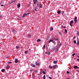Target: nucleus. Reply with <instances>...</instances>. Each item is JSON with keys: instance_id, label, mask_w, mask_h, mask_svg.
Masks as SVG:
<instances>
[{"instance_id": "nucleus-1", "label": "nucleus", "mask_w": 79, "mask_h": 79, "mask_svg": "<svg viewBox=\"0 0 79 79\" xmlns=\"http://www.w3.org/2000/svg\"><path fill=\"white\" fill-rule=\"evenodd\" d=\"M49 50L51 51H53L55 50V47L53 46L49 48Z\"/></svg>"}, {"instance_id": "nucleus-2", "label": "nucleus", "mask_w": 79, "mask_h": 79, "mask_svg": "<svg viewBox=\"0 0 79 79\" xmlns=\"http://www.w3.org/2000/svg\"><path fill=\"white\" fill-rule=\"evenodd\" d=\"M75 24H76L77 22V17H75Z\"/></svg>"}, {"instance_id": "nucleus-3", "label": "nucleus", "mask_w": 79, "mask_h": 79, "mask_svg": "<svg viewBox=\"0 0 79 79\" xmlns=\"http://www.w3.org/2000/svg\"><path fill=\"white\" fill-rule=\"evenodd\" d=\"M35 64L36 66H40V63H38V61L36 62Z\"/></svg>"}, {"instance_id": "nucleus-4", "label": "nucleus", "mask_w": 79, "mask_h": 79, "mask_svg": "<svg viewBox=\"0 0 79 79\" xmlns=\"http://www.w3.org/2000/svg\"><path fill=\"white\" fill-rule=\"evenodd\" d=\"M73 23H74V21L73 20H72L70 22V25L71 27H72V24H73Z\"/></svg>"}, {"instance_id": "nucleus-5", "label": "nucleus", "mask_w": 79, "mask_h": 79, "mask_svg": "<svg viewBox=\"0 0 79 79\" xmlns=\"http://www.w3.org/2000/svg\"><path fill=\"white\" fill-rule=\"evenodd\" d=\"M39 4H38L35 8V11H37V10L38 9V6H39Z\"/></svg>"}, {"instance_id": "nucleus-6", "label": "nucleus", "mask_w": 79, "mask_h": 79, "mask_svg": "<svg viewBox=\"0 0 79 79\" xmlns=\"http://www.w3.org/2000/svg\"><path fill=\"white\" fill-rule=\"evenodd\" d=\"M31 65L32 66V67H33V68H35V65L33 64H31Z\"/></svg>"}, {"instance_id": "nucleus-7", "label": "nucleus", "mask_w": 79, "mask_h": 79, "mask_svg": "<svg viewBox=\"0 0 79 79\" xmlns=\"http://www.w3.org/2000/svg\"><path fill=\"white\" fill-rule=\"evenodd\" d=\"M74 69H79V67H78V66H74Z\"/></svg>"}, {"instance_id": "nucleus-8", "label": "nucleus", "mask_w": 79, "mask_h": 79, "mask_svg": "<svg viewBox=\"0 0 79 79\" xmlns=\"http://www.w3.org/2000/svg\"><path fill=\"white\" fill-rule=\"evenodd\" d=\"M45 53L47 55H50V52H46Z\"/></svg>"}, {"instance_id": "nucleus-9", "label": "nucleus", "mask_w": 79, "mask_h": 79, "mask_svg": "<svg viewBox=\"0 0 79 79\" xmlns=\"http://www.w3.org/2000/svg\"><path fill=\"white\" fill-rule=\"evenodd\" d=\"M39 7L40 8H42V4L39 5Z\"/></svg>"}, {"instance_id": "nucleus-10", "label": "nucleus", "mask_w": 79, "mask_h": 79, "mask_svg": "<svg viewBox=\"0 0 79 79\" xmlns=\"http://www.w3.org/2000/svg\"><path fill=\"white\" fill-rule=\"evenodd\" d=\"M34 4H36V1L37 2V0H33Z\"/></svg>"}, {"instance_id": "nucleus-11", "label": "nucleus", "mask_w": 79, "mask_h": 79, "mask_svg": "<svg viewBox=\"0 0 79 79\" xmlns=\"http://www.w3.org/2000/svg\"><path fill=\"white\" fill-rule=\"evenodd\" d=\"M15 63H18V59H16L15 60Z\"/></svg>"}, {"instance_id": "nucleus-12", "label": "nucleus", "mask_w": 79, "mask_h": 79, "mask_svg": "<svg viewBox=\"0 0 79 79\" xmlns=\"http://www.w3.org/2000/svg\"><path fill=\"white\" fill-rule=\"evenodd\" d=\"M18 8H19L20 7V6H21V4L20 3H19V4H18Z\"/></svg>"}, {"instance_id": "nucleus-13", "label": "nucleus", "mask_w": 79, "mask_h": 79, "mask_svg": "<svg viewBox=\"0 0 79 79\" xmlns=\"http://www.w3.org/2000/svg\"><path fill=\"white\" fill-rule=\"evenodd\" d=\"M26 15H27V14H24L23 15V17H25V16H26Z\"/></svg>"}, {"instance_id": "nucleus-14", "label": "nucleus", "mask_w": 79, "mask_h": 79, "mask_svg": "<svg viewBox=\"0 0 79 79\" xmlns=\"http://www.w3.org/2000/svg\"><path fill=\"white\" fill-rule=\"evenodd\" d=\"M41 41V40L40 39H38L37 40V42H40Z\"/></svg>"}, {"instance_id": "nucleus-15", "label": "nucleus", "mask_w": 79, "mask_h": 79, "mask_svg": "<svg viewBox=\"0 0 79 79\" xmlns=\"http://www.w3.org/2000/svg\"><path fill=\"white\" fill-rule=\"evenodd\" d=\"M53 63H54V64H56V63H57V61H54Z\"/></svg>"}, {"instance_id": "nucleus-16", "label": "nucleus", "mask_w": 79, "mask_h": 79, "mask_svg": "<svg viewBox=\"0 0 79 79\" xmlns=\"http://www.w3.org/2000/svg\"><path fill=\"white\" fill-rule=\"evenodd\" d=\"M56 65H55L52 67L54 69H55V68H56Z\"/></svg>"}, {"instance_id": "nucleus-17", "label": "nucleus", "mask_w": 79, "mask_h": 79, "mask_svg": "<svg viewBox=\"0 0 79 79\" xmlns=\"http://www.w3.org/2000/svg\"><path fill=\"white\" fill-rule=\"evenodd\" d=\"M1 71L2 72H4L5 71V69H2L1 70Z\"/></svg>"}, {"instance_id": "nucleus-18", "label": "nucleus", "mask_w": 79, "mask_h": 79, "mask_svg": "<svg viewBox=\"0 0 79 79\" xmlns=\"http://www.w3.org/2000/svg\"><path fill=\"white\" fill-rule=\"evenodd\" d=\"M65 33L64 34H66L67 32V30L66 29H65Z\"/></svg>"}, {"instance_id": "nucleus-19", "label": "nucleus", "mask_w": 79, "mask_h": 79, "mask_svg": "<svg viewBox=\"0 0 79 79\" xmlns=\"http://www.w3.org/2000/svg\"><path fill=\"white\" fill-rule=\"evenodd\" d=\"M61 13V11L60 10H59L57 11L58 14H60Z\"/></svg>"}, {"instance_id": "nucleus-20", "label": "nucleus", "mask_w": 79, "mask_h": 79, "mask_svg": "<svg viewBox=\"0 0 79 79\" xmlns=\"http://www.w3.org/2000/svg\"><path fill=\"white\" fill-rule=\"evenodd\" d=\"M53 42V40H51L49 41V43H50V42Z\"/></svg>"}, {"instance_id": "nucleus-21", "label": "nucleus", "mask_w": 79, "mask_h": 79, "mask_svg": "<svg viewBox=\"0 0 79 79\" xmlns=\"http://www.w3.org/2000/svg\"><path fill=\"white\" fill-rule=\"evenodd\" d=\"M28 52V51H25L24 52V53H25V54H27Z\"/></svg>"}, {"instance_id": "nucleus-22", "label": "nucleus", "mask_w": 79, "mask_h": 79, "mask_svg": "<svg viewBox=\"0 0 79 79\" xmlns=\"http://www.w3.org/2000/svg\"><path fill=\"white\" fill-rule=\"evenodd\" d=\"M62 15L63 16H65V14L64 13H62Z\"/></svg>"}, {"instance_id": "nucleus-23", "label": "nucleus", "mask_w": 79, "mask_h": 79, "mask_svg": "<svg viewBox=\"0 0 79 79\" xmlns=\"http://www.w3.org/2000/svg\"><path fill=\"white\" fill-rule=\"evenodd\" d=\"M9 68H10V67H9V65H8L7 67H6V68L7 69H9Z\"/></svg>"}, {"instance_id": "nucleus-24", "label": "nucleus", "mask_w": 79, "mask_h": 79, "mask_svg": "<svg viewBox=\"0 0 79 79\" xmlns=\"http://www.w3.org/2000/svg\"><path fill=\"white\" fill-rule=\"evenodd\" d=\"M42 73L44 74H45V72L44 71H42Z\"/></svg>"}, {"instance_id": "nucleus-25", "label": "nucleus", "mask_w": 79, "mask_h": 79, "mask_svg": "<svg viewBox=\"0 0 79 79\" xmlns=\"http://www.w3.org/2000/svg\"><path fill=\"white\" fill-rule=\"evenodd\" d=\"M50 31H53V27H51V28L50 29Z\"/></svg>"}, {"instance_id": "nucleus-26", "label": "nucleus", "mask_w": 79, "mask_h": 79, "mask_svg": "<svg viewBox=\"0 0 79 79\" xmlns=\"http://www.w3.org/2000/svg\"><path fill=\"white\" fill-rule=\"evenodd\" d=\"M79 40H78L77 42V44L79 45Z\"/></svg>"}, {"instance_id": "nucleus-27", "label": "nucleus", "mask_w": 79, "mask_h": 79, "mask_svg": "<svg viewBox=\"0 0 79 79\" xmlns=\"http://www.w3.org/2000/svg\"><path fill=\"white\" fill-rule=\"evenodd\" d=\"M19 48V46H16V49H18Z\"/></svg>"}, {"instance_id": "nucleus-28", "label": "nucleus", "mask_w": 79, "mask_h": 79, "mask_svg": "<svg viewBox=\"0 0 79 79\" xmlns=\"http://www.w3.org/2000/svg\"><path fill=\"white\" fill-rule=\"evenodd\" d=\"M49 67L50 68V69H52L53 68H52V67L50 66V65H49Z\"/></svg>"}, {"instance_id": "nucleus-29", "label": "nucleus", "mask_w": 79, "mask_h": 79, "mask_svg": "<svg viewBox=\"0 0 79 79\" xmlns=\"http://www.w3.org/2000/svg\"><path fill=\"white\" fill-rule=\"evenodd\" d=\"M74 44H76V40H74Z\"/></svg>"}, {"instance_id": "nucleus-30", "label": "nucleus", "mask_w": 79, "mask_h": 79, "mask_svg": "<svg viewBox=\"0 0 79 79\" xmlns=\"http://www.w3.org/2000/svg\"><path fill=\"white\" fill-rule=\"evenodd\" d=\"M43 79H45V75H44L43 77Z\"/></svg>"}, {"instance_id": "nucleus-31", "label": "nucleus", "mask_w": 79, "mask_h": 79, "mask_svg": "<svg viewBox=\"0 0 79 79\" xmlns=\"http://www.w3.org/2000/svg\"><path fill=\"white\" fill-rule=\"evenodd\" d=\"M52 43H53V44H54V45H55V44H56V43H55V41H53V42H52Z\"/></svg>"}, {"instance_id": "nucleus-32", "label": "nucleus", "mask_w": 79, "mask_h": 79, "mask_svg": "<svg viewBox=\"0 0 79 79\" xmlns=\"http://www.w3.org/2000/svg\"><path fill=\"white\" fill-rule=\"evenodd\" d=\"M53 40H58V39H56L55 38H54Z\"/></svg>"}, {"instance_id": "nucleus-33", "label": "nucleus", "mask_w": 79, "mask_h": 79, "mask_svg": "<svg viewBox=\"0 0 79 79\" xmlns=\"http://www.w3.org/2000/svg\"><path fill=\"white\" fill-rule=\"evenodd\" d=\"M28 35V37L31 36V35L30 34H28V35Z\"/></svg>"}, {"instance_id": "nucleus-34", "label": "nucleus", "mask_w": 79, "mask_h": 79, "mask_svg": "<svg viewBox=\"0 0 79 79\" xmlns=\"http://www.w3.org/2000/svg\"><path fill=\"white\" fill-rule=\"evenodd\" d=\"M56 51H58V48H56Z\"/></svg>"}, {"instance_id": "nucleus-35", "label": "nucleus", "mask_w": 79, "mask_h": 79, "mask_svg": "<svg viewBox=\"0 0 79 79\" xmlns=\"http://www.w3.org/2000/svg\"><path fill=\"white\" fill-rule=\"evenodd\" d=\"M45 45H44V46L43 49H45Z\"/></svg>"}, {"instance_id": "nucleus-36", "label": "nucleus", "mask_w": 79, "mask_h": 79, "mask_svg": "<svg viewBox=\"0 0 79 79\" xmlns=\"http://www.w3.org/2000/svg\"><path fill=\"white\" fill-rule=\"evenodd\" d=\"M0 18H3V16H2V15H0Z\"/></svg>"}, {"instance_id": "nucleus-37", "label": "nucleus", "mask_w": 79, "mask_h": 79, "mask_svg": "<svg viewBox=\"0 0 79 79\" xmlns=\"http://www.w3.org/2000/svg\"><path fill=\"white\" fill-rule=\"evenodd\" d=\"M67 74H69V72L68 71H67Z\"/></svg>"}, {"instance_id": "nucleus-38", "label": "nucleus", "mask_w": 79, "mask_h": 79, "mask_svg": "<svg viewBox=\"0 0 79 79\" xmlns=\"http://www.w3.org/2000/svg\"><path fill=\"white\" fill-rule=\"evenodd\" d=\"M8 63H10V64H11L12 63L11 62H8Z\"/></svg>"}, {"instance_id": "nucleus-39", "label": "nucleus", "mask_w": 79, "mask_h": 79, "mask_svg": "<svg viewBox=\"0 0 79 79\" xmlns=\"http://www.w3.org/2000/svg\"><path fill=\"white\" fill-rule=\"evenodd\" d=\"M75 53H74L72 55V56H74V55H75Z\"/></svg>"}, {"instance_id": "nucleus-40", "label": "nucleus", "mask_w": 79, "mask_h": 79, "mask_svg": "<svg viewBox=\"0 0 79 79\" xmlns=\"http://www.w3.org/2000/svg\"><path fill=\"white\" fill-rule=\"evenodd\" d=\"M59 46H61V43L59 45Z\"/></svg>"}, {"instance_id": "nucleus-41", "label": "nucleus", "mask_w": 79, "mask_h": 79, "mask_svg": "<svg viewBox=\"0 0 79 79\" xmlns=\"http://www.w3.org/2000/svg\"><path fill=\"white\" fill-rule=\"evenodd\" d=\"M62 13H64V12L63 11H62Z\"/></svg>"}, {"instance_id": "nucleus-42", "label": "nucleus", "mask_w": 79, "mask_h": 79, "mask_svg": "<svg viewBox=\"0 0 79 79\" xmlns=\"http://www.w3.org/2000/svg\"><path fill=\"white\" fill-rule=\"evenodd\" d=\"M4 6V5H3V4L1 5V6Z\"/></svg>"}, {"instance_id": "nucleus-43", "label": "nucleus", "mask_w": 79, "mask_h": 79, "mask_svg": "<svg viewBox=\"0 0 79 79\" xmlns=\"http://www.w3.org/2000/svg\"><path fill=\"white\" fill-rule=\"evenodd\" d=\"M59 47H60V45H58V46H57V48H59Z\"/></svg>"}, {"instance_id": "nucleus-44", "label": "nucleus", "mask_w": 79, "mask_h": 79, "mask_svg": "<svg viewBox=\"0 0 79 79\" xmlns=\"http://www.w3.org/2000/svg\"><path fill=\"white\" fill-rule=\"evenodd\" d=\"M29 14H30V13H28L27 14H26L27 15H29Z\"/></svg>"}, {"instance_id": "nucleus-45", "label": "nucleus", "mask_w": 79, "mask_h": 79, "mask_svg": "<svg viewBox=\"0 0 79 79\" xmlns=\"http://www.w3.org/2000/svg\"><path fill=\"white\" fill-rule=\"evenodd\" d=\"M75 38H76V36H74L73 39H75Z\"/></svg>"}, {"instance_id": "nucleus-46", "label": "nucleus", "mask_w": 79, "mask_h": 79, "mask_svg": "<svg viewBox=\"0 0 79 79\" xmlns=\"http://www.w3.org/2000/svg\"><path fill=\"white\" fill-rule=\"evenodd\" d=\"M12 31H13V32H15V30L14 29H13L12 30Z\"/></svg>"}, {"instance_id": "nucleus-47", "label": "nucleus", "mask_w": 79, "mask_h": 79, "mask_svg": "<svg viewBox=\"0 0 79 79\" xmlns=\"http://www.w3.org/2000/svg\"><path fill=\"white\" fill-rule=\"evenodd\" d=\"M13 3V1H11V3Z\"/></svg>"}, {"instance_id": "nucleus-48", "label": "nucleus", "mask_w": 79, "mask_h": 79, "mask_svg": "<svg viewBox=\"0 0 79 79\" xmlns=\"http://www.w3.org/2000/svg\"><path fill=\"white\" fill-rule=\"evenodd\" d=\"M59 34H60V35H61V32H60Z\"/></svg>"}, {"instance_id": "nucleus-49", "label": "nucleus", "mask_w": 79, "mask_h": 79, "mask_svg": "<svg viewBox=\"0 0 79 79\" xmlns=\"http://www.w3.org/2000/svg\"><path fill=\"white\" fill-rule=\"evenodd\" d=\"M34 71H36V72H37V70H34Z\"/></svg>"}, {"instance_id": "nucleus-50", "label": "nucleus", "mask_w": 79, "mask_h": 79, "mask_svg": "<svg viewBox=\"0 0 79 79\" xmlns=\"http://www.w3.org/2000/svg\"><path fill=\"white\" fill-rule=\"evenodd\" d=\"M40 74H42V72H40Z\"/></svg>"}, {"instance_id": "nucleus-51", "label": "nucleus", "mask_w": 79, "mask_h": 79, "mask_svg": "<svg viewBox=\"0 0 79 79\" xmlns=\"http://www.w3.org/2000/svg\"><path fill=\"white\" fill-rule=\"evenodd\" d=\"M77 61H79V59H77Z\"/></svg>"}, {"instance_id": "nucleus-52", "label": "nucleus", "mask_w": 79, "mask_h": 79, "mask_svg": "<svg viewBox=\"0 0 79 79\" xmlns=\"http://www.w3.org/2000/svg\"><path fill=\"white\" fill-rule=\"evenodd\" d=\"M61 27H62V28L63 27V25H62V26H61Z\"/></svg>"}, {"instance_id": "nucleus-53", "label": "nucleus", "mask_w": 79, "mask_h": 79, "mask_svg": "<svg viewBox=\"0 0 79 79\" xmlns=\"http://www.w3.org/2000/svg\"><path fill=\"white\" fill-rule=\"evenodd\" d=\"M77 72H79V71H78V70H77Z\"/></svg>"}, {"instance_id": "nucleus-54", "label": "nucleus", "mask_w": 79, "mask_h": 79, "mask_svg": "<svg viewBox=\"0 0 79 79\" xmlns=\"http://www.w3.org/2000/svg\"><path fill=\"white\" fill-rule=\"evenodd\" d=\"M50 79H52V77H50Z\"/></svg>"}, {"instance_id": "nucleus-55", "label": "nucleus", "mask_w": 79, "mask_h": 79, "mask_svg": "<svg viewBox=\"0 0 79 79\" xmlns=\"http://www.w3.org/2000/svg\"><path fill=\"white\" fill-rule=\"evenodd\" d=\"M41 74H38V76H39Z\"/></svg>"}, {"instance_id": "nucleus-56", "label": "nucleus", "mask_w": 79, "mask_h": 79, "mask_svg": "<svg viewBox=\"0 0 79 79\" xmlns=\"http://www.w3.org/2000/svg\"><path fill=\"white\" fill-rule=\"evenodd\" d=\"M46 76H47V77H48L49 76H48V75Z\"/></svg>"}, {"instance_id": "nucleus-57", "label": "nucleus", "mask_w": 79, "mask_h": 79, "mask_svg": "<svg viewBox=\"0 0 79 79\" xmlns=\"http://www.w3.org/2000/svg\"><path fill=\"white\" fill-rule=\"evenodd\" d=\"M64 28H66V27H64Z\"/></svg>"}, {"instance_id": "nucleus-58", "label": "nucleus", "mask_w": 79, "mask_h": 79, "mask_svg": "<svg viewBox=\"0 0 79 79\" xmlns=\"http://www.w3.org/2000/svg\"><path fill=\"white\" fill-rule=\"evenodd\" d=\"M67 79H69V78H67Z\"/></svg>"}, {"instance_id": "nucleus-59", "label": "nucleus", "mask_w": 79, "mask_h": 79, "mask_svg": "<svg viewBox=\"0 0 79 79\" xmlns=\"http://www.w3.org/2000/svg\"><path fill=\"white\" fill-rule=\"evenodd\" d=\"M77 57H78V58H79V56H77Z\"/></svg>"}, {"instance_id": "nucleus-60", "label": "nucleus", "mask_w": 79, "mask_h": 79, "mask_svg": "<svg viewBox=\"0 0 79 79\" xmlns=\"http://www.w3.org/2000/svg\"><path fill=\"white\" fill-rule=\"evenodd\" d=\"M13 2H15V1H14Z\"/></svg>"}, {"instance_id": "nucleus-61", "label": "nucleus", "mask_w": 79, "mask_h": 79, "mask_svg": "<svg viewBox=\"0 0 79 79\" xmlns=\"http://www.w3.org/2000/svg\"><path fill=\"white\" fill-rule=\"evenodd\" d=\"M49 78H50V77H49Z\"/></svg>"}, {"instance_id": "nucleus-62", "label": "nucleus", "mask_w": 79, "mask_h": 79, "mask_svg": "<svg viewBox=\"0 0 79 79\" xmlns=\"http://www.w3.org/2000/svg\"><path fill=\"white\" fill-rule=\"evenodd\" d=\"M32 71V70H30V71Z\"/></svg>"}, {"instance_id": "nucleus-63", "label": "nucleus", "mask_w": 79, "mask_h": 79, "mask_svg": "<svg viewBox=\"0 0 79 79\" xmlns=\"http://www.w3.org/2000/svg\"><path fill=\"white\" fill-rule=\"evenodd\" d=\"M1 3H0V4H1Z\"/></svg>"}, {"instance_id": "nucleus-64", "label": "nucleus", "mask_w": 79, "mask_h": 79, "mask_svg": "<svg viewBox=\"0 0 79 79\" xmlns=\"http://www.w3.org/2000/svg\"><path fill=\"white\" fill-rule=\"evenodd\" d=\"M59 43H60V42H59Z\"/></svg>"}]
</instances>
